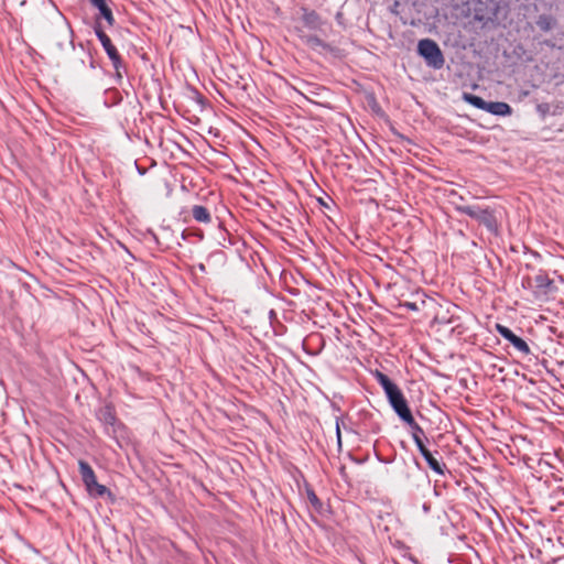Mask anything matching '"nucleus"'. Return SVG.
Wrapping results in <instances>:
<instances>
[{"label": "nucleus", "mask_w": 564, "mask_h": 564, "mask_svg": "<svg viewBox=\"0 0 564 564\" xmlns=\"http://www.w3.org/2000/svg\"><path fill=\"white\" fill-rule=\"evenodd\" d=\"M454 208L459 214L467 215L485 226L491 234H498V221L492 208L479 205H458L456 203H454Z\"/></svg>", "instance_id": "1"}, {"label": "nucleus", "mask_w": 564, "mask_h": 564, "mask_svg": "<svg viewBox=\"0 0 564 564\" xmlns=\"http://www.w3.org/2000/svg\"><path fill=\"white\" fill-rule=\"evenodd\" d=\"M67 47L75 51L74 32L69 22L58 13V20L54 25L53 48L55 52H64Z\"/></svg>", "instance_id": "2"}, {"label": "nucleus", "mask_w": 564, "mask_h": 564, "mask_svg": "<svg viewBox=\"0 0 564 564\" xmlns=\"http://www.w3.org/2000/svg\"><path fill=\"white\" fill-rule=\"evenodd\" d=\"M94 32L96 34V36L98 37V40L100 41L105 52L107 53L109 59L111 61L112 63V66L116 70V77L118 80H120L122 78V70H126V66L121 59V56L118 52V50L116 48V46L112 44L110 37L105 33L104 29H102V25H101V22L97 20H95V24H94Z\"/></svg>", "instance_id": "3"}, {"label": "nucleus", "mask_w": 564, "mask_h": 564, "mask_svg": "<svg viewBox=\"0 0 564 564\" xmlns=\"http://www.w3.org/2000/svg\"><path fill=\"white\" fill-rule=\"evenodd\" d=\"M417 53L425 61L426 65L434 69H441L445 64L443 52L434 40H420Z\"/></svg>", "instance_id": "4"}, {"label": "nucleus", "mask_w": 564, "mask_h": 564, "mask_svg": "<svg viewBox=\"0 0 564 564\" xmlns=\"http://www.w3.org/2000/svg\"><path fill=\"white\" fill-rule=\"evenodd\" d=\"M388 398V401L395 412V414L399 416L401 421H404L405 419L411 420L412 412L409 408L408 401L404 398L401 389L398 387L388 394H386Z\"/></svg>", "instance_id": "5"}, {"label": "nucleus", "mask_w": 564, "mask_h": 564, "mask_svg": "<svg viewBox=\"0 0 564 564\" xmlns=\"http://www.w3.org/2000/svg\"><path fill=\"white\" fill-rule=\"evenodd\" d=\"M496 330L498 334L508 340L517 350H519L524 356L531 355V349L525 340H523L521 337L517 336L509 327L497 324Z\"/></svg>", "instance_id": "6"}, {"label": "nucleus", "mask_w": 564, "mask_h": 564, "mask_svg": "<svg viewBox=\"0 0 564 564\" xmlns=\"http://www.w3.org/2000/svg\"><path fill=\"white\" fill-rule=\"evenodd\" d=\"M73 52L75 54V58L69 63L70 70L76 73L82 72L86 67L87 59L89 62V67L95 68L93 56L83 43H79Z\"/></svg>", "instance_id": "7"}, {"label": "nucleus", "mask_w": 564, "mask_h": 564, "mask_svg": "<svg viewBox=\"0 0 564 564\" xmlns=\"http://www.w3.org/2000/svg\"><path fill=\"white\" fill-rule=\"evenodd\" d=\"M301 12V21L306 29L311 31H317L322 29L324 22L315 10L302 7Z\"/></svg>", "instance_id": "8"}, {"label": "nucleus", "mask_w": 564, "mask_h": 564, "mask_svg": "<svg viewBox=\"0 0 564 564\" xmlns=\"http://www.w3.org/2000/svg\"><path fill=\"white\" fill-rule=\"evenodd\" d=\"M458 306L454 304H448L445 310L441 306L435 313L433 322L440 325L454 324L458 319L456 316Z\"/></svg>", "instance_id": "9"}, {"label": "nucleus", "mask_w": 564, "mask_h": 564, "mask_svg": "<svg viewBox=\"0 0 564 564\" xmlns=\"http://www.w3.org/2000/svg\"><path fill=\"white\" fill-rule=\"evenodd\" d=\"M111 0H89L90 4L99 11V14L96 17V20L100 22V19H104L108 26H113L116 23L113 13L111 8L109 7V2Z\"/></svg>", "instance_id": "10"}, {"label": "nucleus", "mask_w": 564, "mask_h": 564, "mask_svg": "<svg viewBox=\"0 0 564 564\" xmlns=\"http://www.w3.org/2000/svg\"><path fill=\"white\" fill-rule=\"evenodd\" d=\"M296 31L299 33V36L302 39V41L311 48H313V50L323 48L325 51L332 50V46L328 43H326L325 41H323L321 37H318L316 35L302 34L303 31L300 28H296Z\"/></svg>", "instance_id": "11"}, {"label": "nucleus", "mask_w": 564, "mask_h": 564, "mask_svg": "<svg viewBox=\"0 0 564 564\" xmlns=\"http://www.w3.org/2000/svg\"><path fill=\"white\" fill-rule=\"evenodd\" d=\"M485 111L495 116H509L512 113V108L505 101H487Z\"/></svg>", "instance_id": "12"}, {"label": "nucleus", "mask_w": 564, "mask_h": 564, "mask_svg": "<svg viewBox=\"0 0 564 564\" xmlns=\"http://www.w3.org/2000/svg\"><path fill=\"white\" fill-rule=\"evenodd\" d=\"M422 457L425 459L427 466L437 475H444L446 465L438 460L431 451H427L425 454L422 455Z\"/></svg>", "instance_id": "13"}, {"label": "nucleus", "mask_w": 564, "mask_h": 564, "mask_svg": "<svg viewBox=\"0 0 564 564\" xmlns=\"http://www.w3.org/2000/svg\"><path fill=\"white\" fill-rule=\"evenodd\" d=\"M78 467L82 480L85 486H89V482H93L97 479L94 469L87 462L80 459L78 462Z\"/></svg>", "instance_id": "14"}, {"label": "nucleus", "mask_w": 564, "mask_h": 564, "mask_svg": "<svg viewBox=\"0 0 564 564\" xmlns=\"http://www.w3.org/2000/svg\"><path fill=\"white\" fill-rule=\"evenodd\" d=\"M78 467L82 480L85 486H89V482H93L97 479L94 469L87 462L80 459L78 462Z\"/></svg>", "instance_id": "15"}, {"label": "nucleus", "mask_w": 564, "mask_h": 564, "mask_svg": "<svg viewBox=\"0 0 564 564\" xmlns=\"http://www.w3.org/2000/svg\"><path fill=\"white\" fill-rule=\"evenodd\" d=\"M193 218L198 223L208 224L212 221L209 210L202 205H194L192 208Z\"/></svg>", "instance_id": "16"}, {"label": "nucleus", "mask_w": 564, "mask_h": 564, "mask_svg": "<svg viewBox=\"0 0 564 564\" xmlns=\"http://www.w3.org/2000/svg\"><path fill=\"white\" fill-rule=\"evenodd\" d=\"M375 377L386 394L398 388V386L383 372L377 370Z\"/></svg>", "instance_id": "17"}, {"label": "nucleus", "mask_w": 564, "mask_h": 564, "mask_svg": "<svg viewBox=\"0 0 564 564\" xmlns=\"http://www.w3.org/2000/svg\"><path fill=\"white\" fill-rule=\"evenodd\" d=\"M98 419L107 426H113L117 420L115 412L110 406H105L100 409L98 413Z\"/></svg>", "instance_id": "18"}, {"label": "nucleus", "mask_w": 564, "mask_h": 564, "mask_svg": "<svg viewBox=\"0 0 564 564\" xmlns=\"http://www.w3.org/2000/svg\"><path fill=\"white\" fill-rule=\"evenodd\" d=\"M535 24L541 31L547 32L554 26L555 20L549 14H541L538 17Z\"/></svg>", "instance_id": "19"}, {"label": "nucleus", "mask_w": 564, "mask_h": 564, "mask_svg": "<svg viewBox=\"0 0 564 564\" xmlns=\"http://www.w3.org/2000/svg\"><path fill=\"white\" fill-rule=\"evenodd\" d=\"M91 491L93 492H89V496H91L94 498H101V497L107 496L111 502H113L116 499L115 495L106 486H104L99 482L94 487V489Z\"/></svg>", "instance_id": "20"}, {"label": "nucleus", "mask_w": 564, "mask_h": 564, "mask_svg": "<svg viewBox=\"0 0 564 564\" xmlns=\"http://www.w3.org/2000/svg\"><path fill=\"white\" fill-rule=\"evenodd\" d=\"M403 422L411 427L413 441L415 437L425 438L427 441L424 430L415 422L413 415H411V420L405 419Z\"/></svg>", "instance_id": "21"}, {"label": "nucleus", "mask_w": 564, "mask_h": 564, "mask_svg": "<svg viewBox=\"0 0 564 564\" xmlns=\"http://www.w3.org/2000/svg\"><path fill=\"white\" fill-rule=\"evenodd\" d=\"M463 99L466 102H468L469 105H471L480 110H485V108H486L487 101L477 95L465 93L463 96Z\"/></svg>", "instance_id": "22"}, {"label": "nucleus", "mask_w": 564, "mask_h": 564, "mask_svg": "<svg viewBox=\"0 0 564 564\" xmlns=\"http://www.w3.org/2000/svg\"><path fill=\"white\" fill-rule=\"evenodd\" d=\"M306 496L313 509L317 512H321L323 509V502L317 497L315 491L312 488H306Z\"/></svg>", "instance_id": "23"}, {"label": "nucleus", "mask_w": 564, "mask_h": 564, "mask_svg": "<svg viewBox=\"0 0 564 564\" xmlns=\"http://www.w3.org/2000/svg\"><path fill=\"white\" fill-rule=\"evenodd\" d=\"M534 282L535 286L543 291H546L553 284V281L545 273H540L535 275Z\"/></svg>", "instance_id": "24"}, {"label": "nucleus", "mask_w": 564, "mask_h": 564, "mask_svg": "<svg viewBox=\"0 0 564 564\" xmlns=\"http://www.w3.org/2000/svg\"><path fill=\"white\" fill-rule=\"evenodd\" d=\"M425 305V300H422L421 301V304H419L417 302H404L401 304V306L410 310V311H414V312H417L422 308V306Z\"/></svg>", "instance_id": "25"}, {"label": "nucleus", "mask_w": 564, "mask_h": 564, "mask_svg": "<svg viewBox=\"0 0 564 564\" xmlns=\"http://www.w3.org/2000/svg\"><path fill=\"white\" fill-rule=\"evenodd\" d=\"M413 442L415 443L421 455L425 454L429 451L423 438L415 437Z\"/></svg>", "instance_id": "26"}, {"label": "nucleus", "mask_w": 564, "mask_h": 564, "mask_svg": "<svg viewBox=\"0 0 564 564\" xmlns=\"http://www.w3.org/2000/svg\"><path fill=\"white\" fill-rule=\"evenodd\" d=\"M336 437H337V445L338 448H341V432H340V419L336 417Z\"/></svg>", "instance_id": "27"}, {"label": "nucleus", "mask_w": 564, "mask_h": 564, "mask_svg": "<svg viewBox=\"0 0 564 564\" xmlns=\"http://www.w3.org/2000/svg\"><path fill=\"white\" fill-rule=\"evenodd\" d=\"M449 196L453 198L452 200V204L454 205V203L458 204V205H463L462 202L464 200V197L462 195H459L458 193L456 192H452L449 194Z\"/></svg>", "instance_id": "28"}, {"label": "nucleus", "mask_w": 564, "mask_h": 564, "mask_svg": "<svg viewBox=\"0 0 564 564\" xmlns=\"http://www.w3.org/2000/svg\"><path fill=\"white\" fill-rule=\"evenodd\" d=\"M538 111H540L541 113H546L549 111V105L547 104H540L538 105L536 107Z\"/></svg>", "instance_id": "29"}, {"label": "nucleus", "mask_w": 564, "mask_h": 564, "mask_svg": "<svg viewBox=\"0 0 564 564\" xmlns=\"http://www.w3.org/2000/svg\"><path fill=\"white\" fill-rule=\"evenodd\" d=\"M98 484L97 479L93 482H89V486H85L86 487V490L87 492H93L91 490L94 489V487Z\"/></svg>", "instance_id": "30"}, {"label": "nucleus", "mask_w": 564, "mask_h": 564, "mask_svg": "<svg viewBox=\"0 0 564 564\" xmlns=\"http://www.w3.org/2000/svg\"><path fill=\"white\" fill-rule=\"evenodd\" d=\"M377 458H378L381 463H384V464H390V463H392V459H391V458H382V457H380L379 455H377Z\"/></svg>", "instance_id": "31"}, {"label": "nucleus", "mask_w": 564, "mask_h": 564, "mask_svg": "<svg viewBox=\"0 0 564 564\" xmlns=\"http://www.w3.org/2000/svg\"><path fill=\"white\" fill-rule=\"evenodd\" d=\"M380 431V425L379 424H375L373 427H372V432L373 433H378Z\"/></svg>", "instance_id": "32"}, {"label": "nucleus", "mask_w": 564, "mask_h": 564, "mask_svg": "<svg viewBox=\"0 0 564 564\" xmlns=\"http://www.w3.org/2000/svg\"><path fill=\"white\" fill-rule=\"evenodd\" d=\"M188 236H189V234H188L186 230H184V231L182 232V239H183V240H186V239L188 238Z\"/></svg>", "instance_id": "33"}, {"label": "nucleus", "mask_w": 564, "mask_h": 564, "mask_svg": "<svg viewBox=\"0 0 564 564\" xmlns=\"http://www.w3.org/2000/svg\"><path fill=\"white\" fill-rule=\"evenodd\" d=\"M430 509H431L430 505H427V503H424V505H423V510H424V512H426V513H427V512L430 511Z\"/></svg>", "instance_id": "34"}, {"label": "nucleus", "mask_w": 564, "mask_h": 564, "mask_svg": "<svg viewBox=\"0 0 564 564\" xmlns=\"http://www.w3.org/2000/svg\"><path fill=\"white\" fill-rule=\"evenodd\" d=\"M269 315H270V318H274L275 317V312L273 310H271Z\"/></svg>", "instance_id": "35"}, {"label": "nucleus", "mask_w": 564, "mask_h": 564, "mask_svg": "<svg viewBox=\"0 0 564 564\" xmlns=\"http://www.w3.org/2000/svg\"><path fill=\"white\" fill-rule=\"evenodd\" d=\"M198 268H199V270H200L202 272H204V271L206 270V268H205V265H204L203 263H200V264L198 265Z\"/></svg>", "instance_id": "36"}, {"label": "nucleus", "mask_w": 564, "mask_h": 564, "mask_svg": "<svg viewBox=\"0 0 564 564\" xmlns=\"http://www.w3.org/2000/svg\"><path fill=\"white\" fill-rule=\"evenodd\" d=\"M25 4H26V0H22V1L20 2V6H21V7H23V6H25Z\"/></svg>", "instance_id": "37"}, {"label": "nucleus", "mask_w": 564, "mask_h": 564, "mask_svg": "<svg viewBox=\"0 0 564 564\" xmlns=\"http://www.w3.org/2000/svg\"><path fill=\"white\" fill-rule=\"evenodd\" d=\"M197 237H198L199 239H203V237H204L203 232L197 234Z\"/></svg>", "instance_id": "38"}]
</instances>
